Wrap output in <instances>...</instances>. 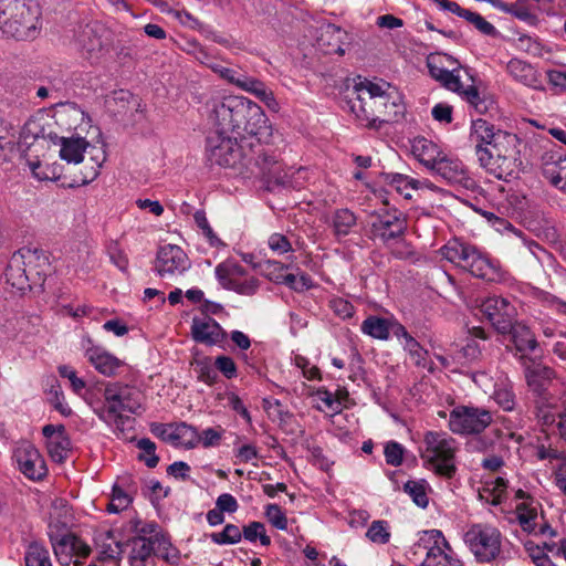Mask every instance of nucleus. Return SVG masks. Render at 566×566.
Masks as SVG:
<instances>
[{
  "label": "nucleus",
  "instance_id": "obj_1",
  "mask_svg": "<svg viewBox=\"0 0 566 566\" xmlns=\"http://www.w3.org/2000/svg\"><path fill=\"white\" fill-rule=\"evenodd\" d=\"M469 140L479 167L499 180L516 178L522 166L520 138L483 118L472 120Z\"/></svg>",
  "mask_w": 566,
  "mask_h": 566
},
{
  "label": "nucleus",
  "instance_id": "obj_2",
  "mask_svg": "<svg viewBox=\"0 0 566 566\" xmlns=\"http://www.w3.org/2000/svg\"><path fill=\"white\" fill-rule=\"evenodd\" d=\"M355 90L357 97L352 103V111L361 125L375 127L377 120H391L403 113L396 87L382 80L360 81Z\"/></svg>",
  "mask_w": 566,
  "mask_h": 566
},
{
  "label": "nucleus",
  "instance_id": "obj_3",
  "mask_svg": "<svg viewBox=\"0 0 566 566\" xmlns=\"http://www.w3.org/2000/svg\"><path fill=\"white\" fill-rule=\"evenodd\" d=\"M142 409V395L138 389L120 382L105 386L103 401L93 407L94 413L114 432L123 433L130 421L126 413H137Z\"/></svg>",
  "mask_w": 566,
  "mask_h": 566
},
{
  "label": "nucleus",
  "instance_id": "obj_4",
  "mask_svg": "<svg viewBox=\"0 0 566 566\" xmlns=\"http://www.w3.org/2000/svg\"><path fill=\"white\" fill-rule=\"evenodd\" d=\"M40 17L36 0H0V35L32 40L39 33Z\"/></svg>",
  "mask_w": 566,
  "mask_h": 566
},
{
  "label": "nucleus",
  "instance_id": "obj_5",
  "mask_svg": "<svg viewBox=\"0 0 566 566\" xmlns=\"http://www.w3.org/2000/svg\"><path fill=\"white\" fill-rule=\"evenodd\" d=\"M440 252L443 259L470 272L475 277L495 282L503 276L496 262L492 261L474 245L458 238L448 241L440 249Z\"/></svg>",
  "mask_w": 566,
  "mask_h": 566
},
{
  "label": "nucleus",
  "instance_id": "obj_6",
  "mask_svg": "<svg viewBox=\"0 0 566 566\" xmlns=\"http://www.w3.org/2000/svg\"><path fill=\"white\" fill-rule=\"evenodd\" d=\"M457 441L446 432L429 431L423 438L421 459L436 474L452 478L455 473Z\"/></svg>",
  "mask_w": 566,
  "mask_h": 566
},
{
  "label": "nucleus",
  "instance_id": "obj_7",
  "mask_svg": "<svg viewBox=\"0 0 566 566\" xmlns=\"http://www.w3.org/2000/svg\"><path fill=\"white\" fill-rule=\"evenodd\" d=\"M502 533L489 523H473L463 534V542L478 563L490 564L502 552Z\"/></svg>",
  "mask_w": 566,
  "mask_h": 566
},
{
  "label": "nucleus",
  "instance_id": "obj_8",
  "mask_svg": "<svg viewBox=\"0 0 566 566\" xmlns=\"http://www.w3.org/2000/svg\"><path fill=\"white\" fill-rule=\"evenodd\" d=\"M237 138L224 136L223 134L209 138L207 148L208 159L211 164L234 169L242 178H250L253 175L252 170L248 171L251 160L242 155Z\"/></svg>",
  "mask_w": 566,
  "mask_h": 566
},
{
  "label": "nucleus",
  "instance_id": "obj_9",
  "mask_svg": "<svg viewBox=\"0 0 566 566\" xmlns=\"http://www.w3.org/2000/svg\"><path fill=\"white\" fill-rule=\"evenodd\" d=\"M443 59L448 57L444 55L441 56H431L428 59V69L430 75L438 82L441 83L443 87L449 91H452L459 94L464 101L471 104L478 112L483 113L486 109L483 99L480 96L478 88L474 85H468L464 87L461 76L460 70L453 69L448 70L443 65Z\"/></svg>",
  "mask_w": 566,
  "mask_h": 566
},
{
  "label": "nucleus",
  "instance_id": "obj_10",
  "mask_svg": "<svg viewBox=\"0 0 566 566\" xmlns=\"http://www.w3.org/2000/svg\"><path fill=\"white\" fill-rule=\"evenodd\" d=\"M157 525L154 523L145 524L139 532L149 534V537L137 536L132 541V551L129 556L130 565L134 560L146 559L153 556L161 557L168 562L177 559L176 549L171 547L169 539L156 531Z\"/></svg>",
  "mask_w": 566,
  "mask_h": 566
},
{
  "label": "nucleus",
  "instance_id": "obj_11",
  "mask_svg": "<svg viewBox=\"0 0 566 566\" xmlns=\"http://www.w3.org/2000/svg\"><path fill=\"white\" fill-rule=\"evenodd\" d=\"M493 421L490 410L475 406L458 405L449 415V429L461 436L483 432Z\"/></svg>",
  "mask_w": 566,
  "mask_h": 566
},
{
  "label": "nucleus",
  "instance_id": "obj_12",
  "mask_svg": "<svg viewBox=\"0 0 566 566\" xmlns=\"http://www.w3.org/2000/svg\"><path fill=\"white\" fill-rule=\"evenodd\" d=\"M231 133L240 138L253 136L258 140H266L272 135V127L262 107L247 97Z\"/></svg>",
  "mask_w": 566,
  "mask_h": 566
},
{
  "label": "nucleus",
  "instance_id": "obj_13",
  "mask_svg": "<svg viewBox=\"0 0 566 566\" xmlns=\"http://www.w3.org/2000/svg\"><path fill=\"white\" fill-rule=\"evenodd\" d=\"M245 99L247 97L241 95H222L208 102L209 118L221 130L220 134L232 132Z\"/></svg>",
  "mask_w": 566,
  "mask_h": 566
},
{
  "label": "nucleus",
  "instance_id": "obj_14",
  "mask_svg": "<svg viewBox=\"0 0 566 566\" xmlns=\"http://www.w3.org/2000/svg\"><path fill=\"white\" fill-rule=\"evenodd\" d=\"M49 536L57 562L63 566H82V558L90 555L91 548L81 538L73 534L54 535L53 531Z\"/></svg>",
  "mask_w": 566,
  "mask_h": 566
},
{
  "label": "nucleus",
  "instance_id": "obj_15",
  "mask_svg": "<svg viewBox=\"0 0 566 566\" xmlns=\"http://www.w3.org/2000/svg\"><path fill=\"white\" fill-rule=\"evenodd\" d=\"M13 458L21 473L30 480H42L48 473L43 457L39 450L28 441H22L15 447Z\"/></svg>",
  "mask_w": 566,
  "mask_h": 566
},
{
  "label": "nucleus",
  "instance_id": "obj_16",
  "mask_svg": "<svg viewBox=\"0 0 566 566\" xmlns=\"http://www.w3.org/2000/svg\"><path fill=\"white\" fill-rule=\"evenodd\" d=\"M536 408V417L542 426L557 430L559 437L566 441V398L556 400L543 397Z\"/></svg>",
  "mask_w": 566,
  "mask_h": 566
},
{
  "label": "nucleus",
  "instance_id": "obj_17",
  "mask_svg": "<svg viewBox=\"0 0 566 566\" xmlns=\"http://www.w3.org/2000/svg\"><path fill=\"white\" fill-rule=\"evenodd\" d=\"M426 534L432 545L428 547L422 566H462L461 560L457 557L440 530H430Z\"/></svg>",
  "mask_w": 566,
  "mask_h": 566
},
{
  "label": "nucleus",
  "instance_id": "obj_18",
  "mask_svg": "<svg viewBox=\"0 0 566 566\" xmlns=\"http://www.w3.org/2000/svg\"><path fill=\"white\" fill-rule=\"evenodd\" d=\"M480 310L500 333H509L515 310L507 300L499 296L488 297L480 304Z\"/></svg>",
  "mask_w": 566,
  "mask_h": 566
},
{
  "label": "nucleus",
  "instance_id": "obj_19",
  "mask_svg": "<svg viewBox=\"0 0 566 566\" xmlns=\"http://www.w3.org/2000/svg\"><path fill=\"white\" fill-rule=\"evenodd\" d=\"M190 268L185 251L175 244H166L157 252L155 270L160 276L182 274Z\"/></svg>",
  "mask_w": 566,
  "mask_h": 566
},
{
  "label": "nucleus",
  "instance_id": "obj_20",
  "mask_svg": "<svg viewBox=\"0 0 566 566\" xmlns=\"http://www.w3.org/2000/svg\"><path fill=\"white\" fill-rule=\"evenodd\" d=\"M432 170L449 184L467 190H474L478 187L476 181L469 175L468 169L458 158L443 155Z\"/></svg>",
  "mask_w": 566,
  "mask_h": 566
},
{
  "label": "nucleus",
  "instance_id": "obj_21",
  "mask_svg": "<svg viewBox=\"0 0 566 566\" xmlns=\"http://www.w3.org/2000/svg\"><path fill=\"white\" fill-rule=\"evenodd\" d=\"M407 228V221L402 213L394 210L378 214L371 224L373 235L387 243L390 240L400 238Z\"/></svg>",
  "mask_w": 566,
  "mask_h": 566
},
{
  "label": "nucleus",
  "instance_id": "obj_22",
  "mask_svg": "<svg viewBox=\"0 0 566 566\" xmlns=\"http://www.w3.org/2000/svg\"><path fill=\"white\" fill-rule=\"evenodd\" d=\"M15 256L21 259L23 268L34 285H40L44 281V276L49 271L50 263L45 252L41 249L22 248Z\"/></svg>",
  "mask_w": 566,
  "mask_h": 566
},
{
  "label": "nucleus",
  "instance_id": "obj_23",
  "mask_svg": "<svg viewBox=\"0 0 566 566\" xmlns=\"http://www.w3.org/2000/svg\"><path fill=\"white\" fill-rule=\"evenodd\" d=\"M317 45L326 54L344 55L349 45V35L335 24H323L319 28Z\"/></svg>",
  "mask_w": 566,
  "mask_h": 566
},
{
  "label": "nucleus",
  "instance_id": "obj_24",
  "mask_svg": "<svg viewBox=\"0 0 566 566\" xmlns=\"http://www.w3.org/2000/svg\"><path fill=\"white\" fill-rule=\"evenodd\" d=\"M192 338L201 344L221 346L227 333L217 321L209 316L195 317L191 323Z\"/></svg>",
  "mask_w": 566,
  "mask_h": 566
},
{
  "label": "nucleus",
  "instance_id": "obj_25",
  "mask_svg": "<svg viewBox=\"0 0 566 566\" xmlns=\"http://www.w3.org/2000/svg\"><path fill=\"white\" fill-rule=\"evenodd\" d=\"M42 433L45 438L46 449L52 460L55 462L64 461L71 447L65 427L63 424H46L42 428Z\"/></svg>",
  "mask_w": 566,
  "mask_h": 566
},
{
  "label": "nucleus",
  "instance_id": "obj_26",
  "mask_svg": "<svg viewBox=\"0 0 566 566\" xmlns=\"http://www.w3.org/2000/svg\"><path fill=\"white\" fill-rule=\"evenodd\" d=\"M542 174L555 188L566 193V157L555 151L542 156Z\"/></svg>",
  "mask_w": 566,
  "mask_h": 566
},
{
  "label": "nucleus",
  "instance_id": "obj_27",
  "mask_svg": "<svg viewBox=\"0 0 566 566\" xmlns=\"http://www.w3.org/2000/svg\"><path fill=\"white\" fill-rule=\"evenodd\" d=\"M105 29L97 22L86 24L77 36V43L88 60L95 61L102 53Z\"/></svg>",
  "mask_w": 566,
  "mask_h": 566
},
{
  "label": "nucleus",
  "instance_id": "obj_28",
  "mask_svg": "<svg viewBox=\"0 0 566 566\" xmlns=\"http://www.w3.org/2000/svg\"><path fill=\"white\" fill-rule=\"evenodd\" d=\"M397 327H405L396 318H386L376 315H369L360 325L363 334L375 339L388 340L390 334L397 338Z\"/></svg>",
  "mask_w": 566,
  "mask_h": 566
},
{
  "label": "nucleus",
  "instance_id": "obj_29",
  "mask_svg": "<svg viewBox=\"0 0 566 566\" xmlns=\"http://www.w3.org/2000/svg\"><path fill=\"white\" fill-rule=\"evenodd\" d=\"M85 357L99 374L107 377L114 376L124 365L120 359L96 345L85 348Z\"/></svg>",
  "mask_w": 566,
  "mask_h": 566
},
{
  "label": "nucleus",
  "instance_id": "obj_30",
  "mask_svg": "<svg viewBox=\"0 0 566 566\" xmlns=\"http://www.w3.org/2000/svg\"><path fill=\"white\" fill-rule=\"evenodd\" d=\"M506 71L516 82L527 87H542V82L537 71L525 61L518 59L510 60L506 65Z\"/></svg>",
  "mask_w": 566,
  "mask_h": 566
},
{
  "label": "nucleus",
  "instance_id": "obj_31",
  "mask_svg": "<svg viewBox=\"0 0 566 566\" xmlns=\"http://www.w3.org/2000/svg\"><path fill=\"white\" fill-rule=\"evenodd\" d=\"M60 145V157L69 164H80L84 158V153L88 146L85 138L78 136L57 137Z\"/></svg>",
  "mask_w": 566,
  "mask_h": 566
},
{
  "label": "nucleus",
  "instance_id": "obj_32",
  "mask_svg": "<svg viewBox=\"0 0 566 566\" xmlns=\"http://www.w3.org/2000/svg\"><path fill=\"white\" fill-rule=\"evenodd\" d=\"M397 339L401 343L410 360L418 367L429 368L428 350L424 349L406 329L397 327Z\"/></svg>",
  "mask_w": 566,
  "mask_h": 566
},
{
  "label": "nucleus",
  "instance_id": "obj_33",
  "mask_svg": "<svg viewBox=\"0 0 566 566\" xmlns=\"http://www.w3.org/2000/svg\"><path fill=\"white\" fill-rule=\"evenodd\" d=\"M525 379L527 382V386L536 394L539 395V399L537 402L543 398H549L544 394L545 391V385L548 380L552 379L554 371L547 367L543 366L537 363H532L530 365L525 364Z\"/></svg>",
  "mask_w": 566,
  "mask_h": 566
},
{
  "label": "nucleus",
  "instance_id": "obj_34",
  "mask_svg": "<svg viewBox=\"0 0 566 566\" xmlns=\"http://www.w3.org/2000/svg\"><path fill=\"white\" fill-rule=\"evenodd\" d=\"M95 545L103 559H115L122 555L124 549L118 534L112 530L98 532L95 536Z\"/></svg>",
  "mask_w": 566,
  "mask_h": 566
},
{
  "label": "nucleus",
  "instance_id": "obj_35",
  "mask_svg": "<svg viewBox=\"0 0 566 566\" xmlns=\"http://www.w3.org/2000/svg\"><path fill=\"white\" fill-rule=\"evenodd\" d=\"M382 180L386 185L392 187L399 195L406 199L412 198V191L421 189L426 186V181H421L409 176L387 172L382 175Z\"/></svg>",
  "mask_w": 566,
  "mask_h": 566
},
{
  "label": "nucleus",
  "instance_id": "obj_36",
  "mask_svg": "<svg viewBox=\"0 0 566 566\" xmlns=\"http://www.w3.org/2000/svg\"><path fill=\"white\" fill-rule=\"evenodd\" d=\"M492 398L504 411L514 410L516 399L513 385L504 374L497 376L493 385Z\"/></svg>",
  "mask_w": 566,
  "mask_h": 566
},
{
  "label": "nucleus",
  "instance_id": "obj_37",
  "mask_svg": "<svg viewBox=\"0 0 566 566\" xmlns=\"http://www.w3.org/2000/svg\"><path fill=\"white\" fill-rule=\"evenodd\" d=\"M202 64L207 65L213 73L218 74L222 80L227 81L228 83L237 86L238 88L242 91H247L250 83L253 81V76H250L248 74L239 73L238 71L224 66L218 61H211L206 62L201 61Z\"/></svg>",
  "mask_w": 566,
  "mask_h": 566
},
{
  "label": "nucleus",
  "instance_id": "obj_38",
  "mask_svg": "<svg viewBox=\"0 0 566 566\" xmlns=\"http://www.w3.org/2000/svg\"><path fill=\"white\" fill-rule=\"evenodd\" d=\"M21 259L13 254L6 270L7 282L18 291L30 290L34 285L21 263Z\"/></svg>",
  "mask_w": 566,
  "mask_h": 566
},
{
  "label": "nucleus",
  "instance_id": "obj_39",
  "mask_svg": "<svg viewBox=\"0 0 566 566\" xmlns=\"http://www.w3.org/2000/svg\"><path fill=\"white\" fill-rule=\"evenodd\" d=\"M412 150L419 161L430 169H433L444 155L433 142L427 138L417 139L412 145Z\"/></svg>",
  "mask_w": 566,
  "mask_h": 566
},
{
  "label": "nucleus",
  "instance_id": "obj_40",
  "mask_svg": "<svg viewBox=\"0 0 566 566\" xmlns=\"http://www.w3.org/2000/svg\"><path fill=\"white\" fill-rule=\"evenodd\" d=\"M243 272L244 268L232 260L221 262L214 270L217 280L228 290L232 287L237 280H240Z\"/></svg>",
  "mask_w": 566,
  "mask_h": 566
},
{
  "label": "nucleus",
  "instance_id": "obj_41",
  "mask_svg": "<svg viewBox=\"0 0 566 566\" xmlns=\"http://www.w3.org/2000/svg\"><path fill=\"white\" fill-rule=\"evenodd\" d=\"M509 332L512 334V340L518 352L528 353L537 347V340L526 325L512 323V327Z\"/></svg>",
  "mask_w": 566,
  "mask_h": 566
},
{
  "label": "nucleus",
  "instance_id": "obj_42",
  "mask_svg": "<svg viewBox=\"0 0 566 566\" xmlns=\"http://www.w3.org/2000/svg\"><path fill=\"white\" fill-rule=\"evenodd\" d=\"M245 92L255 96L258 99L264 103L265 106L271 112H280L281 105L279 101L276 99L273 91L270 87H268V85L263 81L254 77Z\"/></svg>",
  "mask_w": 566,
  "mask_h": 566
},
{
  "label": "nucleus",
  "instance_id": "obj_43",
  "mask_svg": "<svg viewBox=\"0 0 566 566\" xmlns=\"http://www.w3.org/2000/svg\"><path fill=\"white\" fill-rule=\"evenodd\" d=\"M198 431L195 427L186 423H175L171 444L185 449H193L198 446Z\"/></svg>",
  "mask_w": 566,
  "mask_h": 566
},
{
  "label": "nucleus",
  "instance_id": "obj_44",
  "mask_svg": "<svg viewBox=\"0 0 566 566\" xmlns=\"http://www.w3.org/2000/svg\"><path fill=\"white\" fill-rule=\"evenodd\" d=\"M73 520V514L69 503L64 499H56L52 504V511L50 513L49 527L52 531L53 527L66 528Z\"/></svg>",
  "mask_w": 566,
  "mask_h": 566
},
{
  "label": "nucleus",
  "instance_id": "obj_45",
  "mask_svg": "<svg viewBox=\"0 0 566 566\" xmlns=\"http://www.w3.org/2000/svg\"><path fill=\"white\" fill-rule=\"evenodd\" d=\"M55 119L59 125L72 129L84 119V112L75 104H61L55 112Z\"/></svg>",
  "mask_w": 566,
  "mask_h": 566
},
{
  "label": "nucleus",
  "instance_id": "obj_46",
  "mask_svg": "<svg viewBox=\"0 0 566 566\" xmlns=\"http://www.w3.org/2000/svg\"><path fill=\"white\" fill-rule=\"evenodd\" d=\"M517 521L523 528V531L527 533H536L538 509L537 505L521 503L516 507ZM543 518V516H541Z\"/></svg>",
  "mask_w": 566,
  "mask_h": 566
},
{
  "label": "nucleus",
  "instance_id": "obj_47",
  "mask_svg": "<svg viewBox=\"0 0 566 566\" xmlns=\"http://www.w3.org/2000/svg\"><path fill=\"white\" fill-rule=\"evenodd\" d=\"M454 14L473 24L474 28L484 35L495 38L499 34L496 28L476 12L460 7V10H457Z\"/></svg>",
  "mask_w": 566,
  "mask_h": 566
},
{
  "label": "nucleus",
  "instance_id": "obj_48",
  "mask_svg": "<svg viewBox=\"0 0 566 566\" xmlns=\"http://www.w3.org/2000/svg\"><path fill=\"white\" fill-rule=\"evenodd\" d=\"M25 566H52L48 548L38 543H31L24 554Z\"/></svg>",
  "mask_w": 566,
  "mask_h": 566
},
{
  "label": "nucleus",
  "instance_id": "obj_49",
  "mask_svg": "<svg viewBox=\"0 0 566 566\" xmlns=\"http://www.w3.org/2000/svg\"><path fill=\"white\" fill-rule=\"evenodd\" d=\"M429 484L426 480H411L403 485V491L411 497L419 507H427L429 503Z\"/></svg>",
  "mask_w": 566,
  "mask_h": 566
},
{
  "label": "nucleus",
  "instance_id": "obj_50",
  "mask_svg": "<svg viewBox=\"0 0 566 566\" xmlns=\"http://www.w3.org/2000/svg\"><path fill=\"white\" fill-rule=\"evenodd\" d=\"M366 537L374 544L385 545L390 542V524L385 520L373 521L367 528Z\"/></svg>",
  "mask_w": 566,
  "mask_h": 566
},
{
  "label": "nucleus",
  "instance_id": "obj_51",
  "mask_svg": "<svg viewBox=\"0 0 566 566\" xmlns=\"http://www.w3.org/2000/svg\"><path fill=\"white\" fill-rule=\"evenodd\" d=\"M506 488V480L499 476L493 481L485 482L481 496L492 505H499L505 497Z\"/></svg>",
  "mask_w": 566,
  "mask_h": 566
},
{
  "label": "nucleus",
  "instance_id": "obj_52",
  "mask_svg": "<svg viewBox=\"0 0 566 566\" xmlns=\"http://www.w3.org/2000/svg\"><path fill=\"white\" fill-rule=\"evenodd\" d=\"M356 224V217L348 209L337 210L333 217L334 232L337 237L347 235Z\"/></svg>",
  "mask_w": 566,
  "mask_h": 566
},
{
  "label": "nucleus",
  "instance_id": "obj_53",
  "mask_svg": "<svg viewBox=\"0 0 566 566\" xmlns=\"http://www.w3.org/2000/svg\"><path fill=\"white\" fill-rule=\"evenodd\" d=\"M314 400L316 402V407L321 411H332L339 412L340 411V401L334 397V394L325 388H318L313 394Z\"/></svg>",
  "mask_w": 566,
  "mask_h": 566
},
{
  "label": "nucleus",
  "instance_id": "obj_54",
  "mask_svg": "<svg viewBox=\"0 0 566 566\" xmlns=\"http://www.w3.org/2000/svg\"><path fill=\"white\" fill-rule=\"evenodd\" d=\"M17 144V128L0 115V155L11 151Z\"/></svg>",
  "mask_w": 566,
  "mask_h": 566
},
{
  "label": "nucleus",
  "instance_id": "obj_55",
  "mask_svg": "<svg viewBox=\"0 0 566 566\" xmlns=\"http://www.w3.org/2000/svg\"><path fill=\"white\" fill-rule=\"evenodd\" d=\"M243 534L242 531L234 524H227L222 532L212 533L211 541L218 545H233L238 544Z\"/></svg>",
  "mask_w": 566,
  "mask_h": 566
},
{
  "label": "nucleus",
  "instance_id": "obj_56",
  "mask_svg": "<svg viewBox=\"0 0 566 566\" xmlns=\"http://www.w3.org/2000/svg\"><path fill=\"white\" fill-rule=\"evenodd\" d=\"M243 537L251 543L259 541L262 546H269L271 538L266 535L265 526L261 522H251L242 530Z\"/></svg>",
  "mask_w": 566,
  "mask_h": 566
},
{
  "label": "nucleus",
  "instance_id": "obj_57",
  "mask_svg": "<svg viewBox=\"0 0 566 566\" xmlns=\"http://www.w3.org/2000/svg\"><path fill=\"white\" fill-rule=\"evenodd\" d=\"M481 354L480 346L475 339H469L461 349L452 355L453 364L463 365L476 359Z\"/></svg>",
  "mask_w": 566,
  "mask_h": 566
},
{
  "label": "nucleus",
  "instance_id": "obj_58",
  "mask_svg": "<svg viewBox=\"0 0 566 566\" xmlns=\"http://www.w3.org/2000/svg\"><path fill=\"white\" fill-rule=\"evenodd\" d=\"M137 447L143 451V454L139 455V459L143 460L148 468H155L159 462V458L155 452V443L148 438H143L138 440Z\"/></svg>",
  "mask_w": 566,
  "mask_h": 566
},
{
  "label": "nucleus",
  "instance_id": "obj_59",
  "mask_svg": "<svg viewBox=\"0 0 566 566\" xmlns=\"http://www.w3.org/2000/svg\"><path fill=\"white\" fill-rule=\"evenodd\" d=\"M268 521L277 530L287 528V517L277 504H268L264 511Z\"/></svg>",
  "mask_w": 566,
  "mask_h": 566
},
{
  "label": "nucleus",
  "instance_id": "obj_60",
  "mask_svg": "<svg viewBox=\"0 0 566 566\" xmlns=\"http://www.w3.org/2000/svg\"><path fill=\"white\" fill-rule=\"evenodd\" d=\"M258 287V279L251 275H247L244 271L240 280H237V282L232 285L230 290L242 295H253L256 292Z\"/></svg>",
  "mask_w": 566,
  "mask_h": 566
},
{
  "label": "nucleus",
  "instance_id": "obj_61",
  "mask_svg": "<svg viewBox=\"0 0 566 566\" xmlns=\"http://www.w3.org/2000/svg\"><path fill=\"white\" fill-rule=\"evenodd\" d=\"M403 453H405V448L396 441H389L385 446L384 454H385L386 462L389 465L399 467L402 463Z\"/></svg>",
  "mask_w": 566,
  "mask_h": 566
},
{
  "label": "nucleus",
  "instance_id": "obj_62",
  "mask_svg": "<svg viewBox=\"0 0 566 566\" xmlns=\"http://www.w3.org/2000/svg\"><path fill=\"white\" fill-rule=\"evenodd\" d=\"M223 436V430L221 428H207L201 432H198V444H201L203 448H212L217 447Z\"/></svg>",
  "mask_w": 566,
  "mask_h": 566
},
{
  "label": "nucleus",
  "instance_id": "obj_63",
  "mask_svg": "<svg viewBox=\"0 0 566 566\" xmlns=\"http://www.w3.org/2000/svg\"><path fill=\"white\" fill-rule=\"evenodd\" d=\"M132 500L127 493H125L120 488L114 486L112 493V500L108 504V512L118 513L130 504Z\"/></svg>",
  "mask_w": 566,
  "mask_h": 566
},
{
  "label": "nucleus",
  "instance_id": "obj_64",
  "mask_svg": "<svg viewBox=\"0 0 566 566\" xmlns=\"http://www.w3.org/2000/svg\"><path fill=\"white\" fill-rule=\"evenodd\" d=\"M59 374L61 377L69 379L71 387L76 395H82L86 384L77 376L76 371L72 367L62 365L59 367Z\"/></svg>",
  "mask_w": 566,
  "mask_h": 566
}]
</instances>
